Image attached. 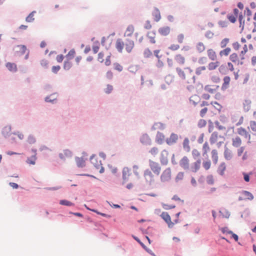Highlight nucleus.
<instances>
[{
	"label": "nucleus",
	"instance_id": "nucleus-1",
	"mask_svg": "<svg viewBox=\"0 0 256 256\" xmlns=\"http://www.w3.org/2000/svg\"><path fill=\"white\" fill-rule=\"evenodd\" d=\"M140 144L144 146H150L152 144V140L146 133H142L139 138Z\"/></svg>",
	"mask_w": 256,
	"mask_h": 256
},
{
	"label": "nucleus",
	"instance_id": "nucleus-2",
	"mask_svg": "<svg viewBox=\"0 0 256 256\" xmlns=\"http://www.w3.org/2000/svg\"><path fill=\"white\" fill-rule=\"evenodd\" d=\"M58 94L56 92H55L46 96L44 98V100L46 103H50L52 104H55L58 103Z\"/></svg>",
	"mask_w": 256,
	"mask_h": 256
},
{
	"label": "nucleus",
	"instance_id": "nucleus-3",
	"mask_svg": "<svg viewBox=\"0 0 256 256\" xmlns=\"http://www.w3.org/2000/svg\"><path fill=\"white\" fill-rule=\"evenodd\" d=\"M160 216L168 224L169 228H172L174 224V222L176 223V219L174 220V222L171 221L170 216L167 212H162Z\"/></svg>",
	"mask_w": 256,
	"mask_h": 256
},
{
	"label": "nucleus",
	"instance_id": "nucleus-4",
	"mask_svg": "<svg viewBox=\"0 0 256 256\" xmlns=\"http://www.w3.org/2000/svg\"><path fill=\"white\" fill-rule=\"evenodd\" d=\"M149 162L150 167L152 172L156 175H158L160 172V166L159 164L151 160H150Z\"/></svg>",
	"mask_w": 256,
	"mask_h": 256
},
{
	"label": "nucleus",
	"instance_id": "nucleus-5",
	"mask_svg": "<svg viewBox=\"0 0 256 256\" xmlns=\"http://www.w3.org/2000/svg\"><path fill=\"white\" fill-rule=\"evenodd\" d=\"M170 168H166L161 175V181L162 182L168 181L170 178Z\"/></svg>",
	"mask_w": 256,
	"mask_h": 256
},
{
	"label": "nucleus",
	"instance_id": "nucleus-6",
	"mask_svg": "<svg viewBox=\"0 0 256 256\" xmlns=\"http://www.w3.org/2000/svg\"><path fill=\"white\" fill-rule=\"evenodd\" d=\"M132 238L135 240H136L142 246V248L146 250V252H148L149 254H150V255L152 256H156L155 255V254L152 252V251L148 248L144 244L143 242H141V240L136 236L132 234Z\"/></svg>",
	"mask_w": 256,
	"mask_h": 256
},
{
	"label": "nucleus",
	"instance_id": "nucleus-7",
	"mask_svg": "<svg viewBox=\"0 0 256 256\" xmlns=\"http://www.w3.org/2000/svg\"><path fill=\"white\" fill-rule=\"evenodd\" d=\"M130 170L128 168V167H124V168L123 170H122V184H124L125 182H128V178H129V176H130Z\"/></svg>",
	"mask_w": 256,
	"mask_h": 256
},
{
	"label": "nucleus",
	"instance_id": "nucleus-8",
	"mask_svg": "<svg viewBox=\"0 0 256 256\" xmlns=\"http://www.w3.org/2000/svg\"><path fill=\"white\" fill-rule=\"evenodd\" d=\"M144 176L147 182H148L150 184H152V182H154L153 179V174L148 169L146 170L144 172Z\"/></svg>",
	"mask_w": 256,
	"mask_h": 256
},
{
	"label": "nucleus",
	"instance_id": "nucleus-9",
	"mask_svg": "<svg viewBox=\"0 0 256 256\" xmlns=\"http://www.w3.org/2000/svg\"><path fill=\"white\" fill-rule=\"evenodd\" d=\"M12 130V126L10 125L6 126L2 130V134L5 138H9L12 134L10 132Z\"/></svg>",
	"mask_w": 256,
	"mask_h": 256
},
{
	"label": "nucleus",
	"instance_id": "nucleus-10",
	"mask_svg": "<svg viewBox=\"0 0 256 256\" xmlns=\"http://www.w3.org/2000/svg\"><path fill=\"white\" fill-rule=\"evenodd\" d=\"M164 138L165 136L162 132H158L156 136L155 142L159 144H162L166 140Z\"/></svg>",
	"mask_w": 256,
	"mask_h": 256
},
{
	"label": "nucleus",
	"instance_id": "nucleus-11",
	"mask_svg": "<svg viewBox=\"0 0 256 256\" xmlns=\"http://www.w3.org/2000/svg\"><path fill=\"white\" fill-rule=\"evenodd\" d=\"M168 152L166 150H163L160 154V160L163 165H166L168 163Z\"/></svg>",
	"mask_w": 256,
	"mask_h": 256
},
{
	"label": "nucleus",
	"instance_id": "nucleus-12",
	"mask_svg": "<svg viewBox=\"0 0 256 256\" xmlns=\"http://www.w3.org/2000/svg\"><path fill=\"white\" fill-rule=\"evenodd\" d=\"M124 45L126 52L128 53H130L134 46V42L131 40L126 39Z\"/></svg>",
	"mask_w": 256,
	"mask_h": 256
},
{
	"label": "nucleus",
	"instance_id": "nucleus-13",
	"mask_svg": "<svg viewBox=\"0 0 256 256\" xmlns=\"http://www.w3.org/2000/svg\"><path fill=\"white\" fill-rule=\"evenodd\" d=\"M166 128V125L160 122H157L154 123L151 128L152 130H164Z\"/></svg>",
	"mask_w": 256,
	"mask_h": 256
},
{
	"label": "nucleus",
	"instance_id": "nucleus-14",
	"mask_svg": "<svg viewBox=\"0 0 256 256\" xmlns=\"http://www.w3.org/2000/svg\"><path fill=\"white\" fill-rule=\"evenodd\" d=\"M75 160L76 164V166L78 168H84L86 166L85 160L82 157L79 158L76 156Z\"/></svg>",
	"mask_w": 256,
	"mask_h": 256
},
{
	"label": "nucleus",
	"instance_id": "nucleus-15",
	"mask_svg": "<svg viewBox=\"0 0 256 256\" xmlns=\"http://www.w3.org/2000/svg\"><path fill=\"white\" fill-rule=\"evenodd\" d=\"M238 132L240 135L244 136L245 138H248V140H250V135L244 128L242 127L238 128Z\"/></svg>",
	"mask_w": 256,
	"mask_h": 256
},
{
	"label": "nucleus",
	"instance_id": "nucleus-16",
	"mask_svg": "<svg viewBox=\"0 0 256 256\" xmlns=\"http://www.w3.org/2000/svg\"><path fill=\"white\" fill-rule=\"evenodd\" d=\"M180 165L184 170L188 169L189 168L188 158L186 156H184L180 162Z\"/></svg>",
	"mask_w": 256,
	"mask_h": 256
},
{
	"label": "nucleus",
	"instance_id": "nucleus-17",
	"mask_svg": "<svg viewBox=\"0 0 256 256\" xmlns=\"http://www.w3.org/2000/svg\"><path fill=\"white\" fill-rule=\"evenodd\" d=\"M6 66L8 70L11 72H16L18 70L16 65L14 63L8 62L6 64Z\"/></svg>",
	"mask_w": 256,
	"mask_h": 256
},
{
	"label": "nucleus",
	"instance_id": "nucleus-18",
	"mask_svg": "<svg viewBox=\"0 0 256 256\" xmlns=\"http://www.w3.org/2000/svg\"><path fill=\"white\" fill-rule=\"evenodd\" d=\"M124 46V44L120 38H118L116 40V48L118 52H122Z\"/></svg>",
	"mask_w": 256,
	"mask_h": 256
},
{
	"label": "nucleus",
	"instance_id": "nucleus-19",
	"mask_svg": "<svg viewBox=\"0 0 256 256\" xmlns=\"http://www.w3.org/2000/svg\"><path fill=\"white\" fill-rule=\"evenodd\" d=\"M230 78L229 76H226L224 78V83L222 85L221 89L222 90H225L228 88L230 84Z\"/></svg>",
	"mask_w": 256,
	"mask_h": 256
},
{
	"label": "nucleus",
	"instance_id": "nucleus-20",
	"mask_svg": "<svg viewBox=\"0 0 256 256\" xmlns=\"http://www.w3.org/2000/svg\"><path fill=\"white\" fill-rule=\"evenodd\" d=\"M158 32L162 36H166L170 32V28L169 26L160 28L158 29Z\"/></svg>",
	"mask_w": 256,
	"mask_h": 256
},
{
	"label": "nucleus",
	"instance_id": "nucleus-21",
	"mask_svg": "<svg viewBox=\"0 0 256 256\" xmlns=\"http://www.w3.org/2000/svg\"><path fill=\"white\" fill-rule=\"evenodd\" d=\"M248 52V48L246 44H244L243 47V50L240 52V56H241V61L238 60V64L242 65L244 62L242 61L244 59V54Z\"/></svg>",
	"mask_w": 256,
	"mask_h": 256
},
{
	"label": "nucleus",
	"instance_id": "nucleus-22",
	"mask_svg": "<svg viewBox=\"0 0 256 256\" xmlns=\"http://www.w3.org/2000/svg\"><path fill=\"white\" fill-rule=\"evenodd\" d=\"M166 144L170 146L176 142V134L172 133L169 138H167L166 140Z\"/></svg>",
	"mask_w": 256,
	"mask_h": 256
},
{
	"label": "nucleus",
	"instance_id": "nucleus-23",
	"mask_svg": "<svg viewBox=\"0 0 256 256\" xmlns=\"http://www.w3.org/2000/svg\"><path fill=\"white\" fill-rule=\"evenodd\" d=\"M219 72L222 75L226 74L228 72V69L225 64H222L218 68Z\"/></svg>",
	"mask_w": 256,
	"mask_h": 256
},
{
	"label": "nucleus",
	"instance_id": "nucleus-24",
	"mask_svg": "<svg viewBox=\"0 0 256 256\" xmlns=\"http://www.w3.org/2000/svg\"><path fill=\"white\" fill-rule=\"evenodd\" d=\"M224 156L226 160H230L232 158L231 151L228 149L226 145L224 146Z\"/></svg>",
	"mask_w": 256,
	"mask_h": 256
},
{
	"label": "nucleus",
	"instance_id": "nucleus-25",
	"mask_svg": "<svg viewBox=\"0 0 256 256\" xmlns=\"http://www.w3.org/2000/svg\"><path fill=\"white\" fill-rule=\"evenodd\" d=\"M200 160L198 159L194 163V166H192L191 167L192 172H196L200 169Z\"/></svg>",
	"mask_w": 256,
	"mask_h": 256
},
{
	"label": "nucleus",
	"instance_id": "nucleus-26",
	"mask_svg": "<svg viewBox=\"0 0 256 256\" xmlns=\"http://www.w3.org/2000/svg\"><path fill=\"white\" fill-rule=\"evenodd\" d=\"M240 192L244 194L246 197L245 198V200H252L254 199V196L250 192L243 190Z\"/></svg>",
	"mask_w": 256,
	"mask_h": 256
},
{
	"label": "nucleus",
	"instance_id": "nucleus-27",
	"mask_svg": "<svg viewBox=\"0 0 256 256\" xmlns=\"http://www.w3.org/2000/svg\"><path fill=\"white\" fill-rule=\"evenodd\" d=\"M218 137V133L216 132L212 133L210 138V142L211 144H214L217 141Z\"/></svg>",
	"mask_w": 256,
	"mask_h": 256
},
{
	"label": "nucleus",
	"instance_id": "nucleus-28",
	"mask_svg": "<svg viewBox=\"0 0 256 256\" xmlns=\"http://www.w3.org/2000/svg\"><path fill=\"white\" fill-rule=\"evenodd\" d=\"M208 56L212 60H214L216 58V52L212 49L208 50Z\"/></svg>",
	"mask_w": 256,
	"mask_h": 256
},
{
	"label": "nucleus",
	"instance_id": "nucleus-29",
	"mask_svg": "<svg viewBox=\"0 0 256 256\" xmlns=\"http://www.w3.org/2000/svg\"><path fill=\"white\" fill-rule=\"evenodd\" d=\"M183 148L187 152H190V146H189V140L188 138H185L183 143Z\"/></svg>",
	"mask_w": 256,
	"mask_h": 256
},
{
	"label": "nucleus",
	"instance_id": "nucleus-30",
	"mask_svg": "<svg viewBox=\"0 0 256 256\" xmlns=\"http://www.w3.org/2000/svg\"><path fill=\"white\" fill-rule=\"evenodd\" d=\"M226 166L224 162H222L220 164V166L218 168V172L220 176H223L224 174V172L226 170Z\"/></svg>",
	"mask_w": 256,
	"mask_h": 256
},
{
	"label": "nucleus",
	"instance_id": "nucleus-31",
	"mask_svg": "<svg viewBox=\"0 0 256 256\" xmlns=\"http://www.w3.org/2000/svg\"><path fill=\"white\" fill-rule=\"evenodd\" d=\"M251 101L250 100H245L243 103L244 109V112H248L250 108Z\"/></svg>",
	"mask_w": 256,
	"mask_h": 256
},
{
	"label": "nucleus",
	"instance_id": "nucleus-32",
	"mask_svg": "<svg viewBox=\"0 0 256 256\" xmlns=\"http://www.w3.org/2000/svg\"><path fill=\"white\" fill-rule=\"evenodd\" d=\"M242 144V140L239 136H236L235 138H232V146L236 148H238Z\"/></svg>",
	"mask_w": 256,
	"mask_h": 256
},
{
	"label": "nucleus",
	"instance_id": "nucleus-33",
	"mask_svg": "<svg viewBox=\"0 0 256 256\" xmlns=\"http://www.w3.org/2000/svg\"><path fill=\"white\" fill-rule=\"evenodd\" d=\"M212 155L213 162L214 164H216L218 160V155L217 150H212Z\"/></svg>",
	"mask_w": 256,
	"mask_h": 256
},
{
	"label": "nucleus",
	"instance_id": "nucleus-34",
	"mask_svg": "<svg viewBox=\"0 0 256 256\" xmlns=\"http://www.w3.org/2000/svg\"><path fill=\"white\" fill-rule=\"evenodd\" d=\"M219 212L222 215L223 218H228L230 215V212L225 208L220 210Z\"/></svg>",
	"mask_w": 256,
	"mask_h": 256
},
{
	"label": "nucleus",
	"instance_id": "nucleus-35",
	"mask_svg": "<svg viewBox=\"0 0 256 256\" xmlns=\"http://www.w3.org/2000/svg\"><path fill=\"white\" fill-rule=\"evenodd\" d=\"M36 156L35 155H32L30 157L27 158L26 162L28 164L34 165L36 164Z\"/></svg>",
	"mask_w": 256,
	"mask_h": 256
},
{
	"label": "nucleus",
	"instance_id": "nucleus-36",
	"mask_svg": "<svg viewBox=\"0 0 256 256\" xmlns=\"http://www.w3.org/2000/svg\"><path fill=\"white\" fill-rule=\"evenodd\" d=\"M72 66V62L68 59L67 60H64V69L66 70H68Z\"/></svg>",
	"mask_w": 256,
	"mask_h": 256
},
{
	"label": "nucleus",
	"instance_id": "nucleus-37",
	"mask_svg": "<svg viewBox=\"0 0 256 256\" xmlns=\"http://www.w3.org/2000/svg\"><path fill=\"white\" fill-rule=\"evenodd\" d=\"M155 35V32H148L147 34V36L150 39V42L152 44H154L156 42L154 40Z\"/></svg>",
	"mask_w": 256,
	"mask_h": 256
},
{
	"label": "nucleus",
	"instance_id": "nucleus-38",
	"mask_svg": "<svg viewBox=\"0 0 256 256\" xmlns=\"http://www.w3.org/2000/svg\"><path fill=\"white\" fill-rule=\"evenodd\" d=\"M155 10L156 12L153 14V15L154 16V21L158 22L160 20L161 18L160 14V10L158 8H155Z\"/></svg>",
	"mask_w": 256,
	"mask_h": 256
},
{
	"label": "nucleus",
	"instance_id": "nucleus-39",
	"mask_svg": "<svg viewBox=\"0 0 256 256\" xmlns=\"http://www.w3.org/2000/svg\"><path fill=\"white\" fill-rule=\"evenodd\" d=\"M36 12L35 11H33L32 12H30L28 16H26V22H31L34 21V14Z\"/></svg>",
	"mask_w": 256,
	"mask_h": 256
},
{
	"label": "nucleus",
	"instance_id": "nucleus-40",
	"mask_svg": "<svg viewBox=\"0 0 256 256\" xmlns=\"http://www.w3.org/2000/svg\"><path fill=\"white\" fill-rule=\"evenodd\" d=\"M63 152L64 153L65 157L67 158H71L73 156L72 151L68 148L64 149Z\"/></svg>",
	"mask_w": 256,
	"mask_h": 256
},
{
	"label": "nucleus",
	"instance_id": "nucleus-41",
	"mask_svg": "<svg viewBox=\"0 0 256 256\" xmlns=\"http://www.w3.org/2000/svg\"><path fill=\"white\" fill-rule=\"evenodd\" d=\"M16 48H20V55H23L25 54L26 50H27L26 46L25 45L23 44H19L16 46Z\"/></svg>",
	"mask_w": 256,
	"mask_h": 256
},
{
	"label": "nucleus",
	"instance_id": "nucleus-42",
	"mask_svg": "<svg viewBox=\"0 0 256 256\" xmlns=\"http://www.w3.org/2000/svg\"><path fill=\"white\" fill-rule=\"evenodd\" d=\"M60 204L62 206H72L74 205L73 203L66 200H60Z\"/></svg>",
	"mask_w": 256,
	"mask_h": 256
},
{
	"label": "nucleus",
	"instance_id": "nucleus-43",
	"mask_svg": "<svg viewBox=\"0 0 256 256\" xmlns=\"http://www.w3.org/2000/svg\"><path fill=\"white\" fill-rule=\"evenodd\" d=\"M75 50L74 49H72L68 52V54L66 55V57L68 60H72L74 57V55L75 54Z\"/></svg>",
	"mask_w": 256,
	"mask_h": 256
},
{
	"label": "nucleus",
	"instance_id": "nucleus-44",
	"mask_svg": "<svg viewBox=\"0 0 256 256\" xmlns=\"http://www.w3.org/2000/svg\"><path fill=\"white\" fill-rule=\"evenodd\" d=\"M197 50L199 52H204L205 50V46L202 42H199L197 44L196 46Z\"/></svg>",
	"mask_w": 256,
	"mask_h": 256
},
{
	"label": "nucleus",
	"instance_id": "nucleus-45",
	"mask_svg": "<svg viewBox=\"0 0 256 256\" xmlns=\"http://www.w3.org/2000/svg\"><path fill=\"white\" fill-rule=\"evenodd\" d=\"M231 50L230 48H226L225 49L221 50L220 52V56H222L223 55H224L226 56H227L228 55L229 53L230 52Z\"/></svg>",
	"mask_w": 256,
	"mask_h": 256
},
{
	"label": "nucleus",
	"instance_id": "nucleus-46",
	"mask_svg": "<svg viewBox=\"0 0 256 256\" xmlns=\"http://www.w3.org/2000/svg\"><path fill=\"white\" fill-rule=\"evenodd\" d=\"M27 142L30 144H34L36 142V139L35 137L33 135L30 134L28 136Z\"/></svg>",
	"mask_w": 256,
	"mask_h": 256
},
{
	"label": "nucleus",
	"instance_id": "nucleus-47",
	"mask_svg": "<svg viewBox=\"0 0 256 256\" xmlns=\"http://www.w3.org/2000/svg\"><path fill=\"white\" fill-rule=\"evenodd\" d=\"M174 77L170 74L166 76L165 78V81L168 84H170L174 80Z\"/></svg>",
	"mask_w": 256,
	"mask_h": 256
},
{
	"label": "nucleus",
	"instance_id": "nucleus-48",
	"mask_svg": "<svg viewBox=\"0 0 256 256\" xmlns=\"http://www.w3.org/2000/svg\"><path fill=\"white\" fill-rule=\"evenodd\" d=\"M162 206L163 208L166 210L174 208L176 207V206L174 204H168L163 202L162 203Z\"/></svg>",
	"mask_w": 256,
	"mask_h": 256
},
{
	"label": "nucleus",
	"instance_id": "nucleus-49",
	"mask_svg": "<svg viewBox=\"0 0 256 256\" xmlns=\"http://www.w3.org/2000/svg\"><path fill=\"white\" fill-rule=\"evenodd\" d=\"M230 60L233 62L238 61V56L236 53H232L230 56Z\"/></svg>",
	"mask_w": 256,
	"mask_h": 256
},
{
	"label": "nucleus",
	"instance_id": "nucleus-50",
	"mask_svg": "<svg viewBox=\"0 0 256 256\" xmlns=\"http://www.w3.org/2000/svg\"><path fill=\"white\" fill-rule=\"evenodd\" d=\"M206 122L204 119H200L198 120V126L200 128H202L206 126Z\"/></svg>",
	"mask_w": 256,
	"mask_h": 256
},
{
	"label": "nucleus",
	"instance_id": "nucleus-51",
	"mask_svg": "<svg viewBox=\"0 0 256 256\" xmlns=\"http://www.w3.org/2000/svg\"><path fill=\"white\" fill-rule=\"evenodd\" d=\"M227 18L229 21L232 24H234L236 20V17L232 14H228Z\"/></svg>",
	"mask_w": 256,
	"mask_h": 256
},
{
	"label": "nucleus",
	"instance_id": "nucleus-52",
	"mask_svg": "<svg viewBox=\"0 0 256 256\" xmlns=\"http://www.w3.org/2000/svg\"><path fill=\"white\" fill-rule=\"evenodd\" d=\"M126 31L130 32V34H127V36H130L132 35V33H133V32L134 31V26L132 25H129L127 27Z\"/></svg>",
	"mask_w": 256,
	"mask_h": 256
},
{
	"label": "nucleus",
	"instance_id": "nucleus-53",
	"mask_svg": "<svg viewBox=\"0 0 256 256\" xmlns=\"http://www.w3.org/2000/svg\"><path fill=\"white\" fill-rule=\"evenodd\" d=\"M113 90V86L110 84H107L106 88L104 90L105 93L107 94H110L112 92Z\"/></svg>",
	"mask_w": 256,
	"mask_h": 256
},
{
	"label": "nucleus",
	"instance_id": "nucleus-54",
	"mask_svg": "<svg viewBox=\"0 0 256 256\" xmlns=\"http://www.w3.org/2000/svg\"><path fill=\"white\" fill-rule=\"evenodd\" d=\"M202 150H203V152H204L203 155H204V154H206L208 150H210V147L208 146V142H206L204 144Z\"/></svg>",
	"mask_w": 256,
	"mask_h": 256
},
{
	"label": "nucleus",
	"instance_id": "nucleus-55",
	"mask_svg": "<svg viewBox=\"0 0 256 256\" xmlns=\"http://www.w3.org/2000/svg\"><path fill=\"white\" fill-rule=\"evenodd\" d=\"M229 42V38H224L220 42V46L222 48H225L227 44Z\"/></svg>",
	"mask_w": 256,
	"mask_h": 256
},
{
	"label": "nucleus",
	"instance_id": "nucleus-56",
	"mask_svg": "<svg viewBox=\"0 0 256 256\" xmlns=\"http://www.w3.org/2000/svg\"><path fill=\"white\" fill-rule=\"evenodd\" d=\"M252 174V172H250L249 174L244 172L242 174L244 176V178L245 182H249L250 180V176Z\"/></svg>",
	"mask_w": 256,
	"mask_h": 256
},
{
	"label": "nucleus",
	"instance_id": "nucleus-57",
	"mask_svg": "<svg viewBox=\"0 0 256 256\" xmlns=\"http://www.w3.org/2000/svg\"><path fill=\"white\" fill-rule=\"evenodd\" d=\"M204 90L210 94H214L216 91V89L211 88L209 85H206L204 88Z\"/></svg>",
	"mask_w": 256,
	"mask_h": 256
},
{
	"label": "nucleus",
	"instance_id": "nucleus-58",
	"mask_svg": "<svg viewBox=\"0 0 256 256\" xmlns=\"http://www.w3.org/2000/svg\"><path fill=\"white\" fill-rule=\"evenodd\" d=\"M12 134L14 135H16L18 136V138L20 139V140H23L24 138V134H22V132H19V131H16V132H12Z\"/></svg>",
	"mask_w": 256,
	"mask_h": 256
},
{
	"label": "nucleus",
	"instance_id": "nucleus-59",
	"mask_svg": "<svg viewBox=\"0 0 256 256\" xmlns=\"http://www.w3.org/2000/svg\"><path fill=\"white\" fill-rule=\"evenodd\" d=\"M144 55L145 58H149L152 56V52L148 48H146L144 51Z\"/></svg>",
	"mask_w": 256,
	"mask_h": 256
},
{
	"label": "nucleus",
	"instance_id": "nucleus-60",
	"mask_svg": "<svg viewBox=\"0 0 256 256\" xmlns=\"http://www.w3.org/2000/svg\"><path fill=\"white\" fill-rule=\"evenodd\" d=\"M177 72L181 78L182 79H185V74L184 71H182L181 69L177 68Z\"/></svg>",
	"mask_w": 256,
	"mask_h": 256
},
{
	"label": "nucleus",
	"instance_id": "nucleus-61",
	"mask_svg": "<svg viewBox=\"0 0 256 256\" xmlns=\"http://www.w3.org/2000/svg\"><path fill=\"white\" fill-rule=\"evenodd\" d=\"M211 163L210 161H206L203 162V166L206 170H208L210 167Z\"/></svg>",
	"mask_w": 256,
	"mask_h": 256
},
{
	"label": "nucleus",
	"instance_id": "nucleus-62",
	"mask_svg": "<svg viewBox=\"0 0 256 256\" xmlns=\"http://www.w3.org/2000/svg\"><path fill=\"white\" fill-rule=\"evenodd\" d=\"M158 150L157 148L153 147L149 151V152L152 155L155 156L158 153Z\"/></svg>",
	"mask_w": 256,
	"mask_h": 256
},
{
	"label": "nucleus",
	"instance_id": "nucleus-63",
	"mask_svg": "<svg viewBox=\"0 0 256 256\" xmlns=\"http://www.w3.org/2000/svg\"><path fill=\"white\" fill-rule=\"evenodd\" d=\"M214 35V34L210 30H208L205 34V36L208 39L212 38Z\"/></svg>",
	"mask_w": 256,
	"mask_h": 256
},
{
	"label": "nucleus",
	"instance_id": "nucleus-64",
	"mask_svg": "<svg viewBox=\"0 0 256 256\" xmlns=\"http://www.w3.org/2000/svg\"><path fill=\"white\" fill-rule=\"evenodd\" d=\"M250 126L252 131L256 132V122L255 121L250 122Z\"/></svg>",
	"mask_w": 256,
	"mask_h": 256
}]
</instances>
